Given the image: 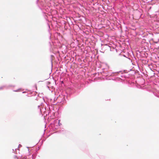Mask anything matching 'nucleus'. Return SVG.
Segmentation results:
<instances>
[{"label":"nucleus","mask_w":159,"mask_h":159,"mask_svg":"<svg viewBox=\"0 0 159 159\" xmlns=\"http://www.w3.org/2000/svg\"><path fill=\"white\" fill-rule=\"evenodd\" d=\"M51 103L53 105H55L56 104V103L55 102V100H51Z\"/></svg>","instance_id":"obj_1"},{"label":"nucleus","mask_w":159,"mask_h":159,"mask_svg":"<svg viewBox=\"0 0 159 159\" xmlns=\"http://www.w3.org/2000/svg\"><path fill=\"white\" fill-rule=\"evenodd\" d=\"M20 90V89H18V90H16V91H16V92H18V91H19V90Z\"/></svg>","instance_id":"obj_2"}]
</instances>
